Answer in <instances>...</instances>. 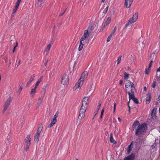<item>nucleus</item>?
<instances>
[{"instance_id": "obj_1", "label": "nucleus", "mask_w": 160, "mask_h": 160, "mask_svg": "<svg viewBox=\"0 0 160 160\" xmlns=\"http://www.w3.org/2000/svg\"><path fill=\"white\" fill-rule=\"evenodd\" d=\"M147 129V127L145 123L139 125L136 130L135 135L138 137L140 136L146 132Z\"/></svg>"}, {"instance_id": "obj_2", "label": "nucleus", "mask_w": 160, "mask_h": 160, "mask_svg": "<svg viewBox=\"0 0 160 160\" xmlns=\"http://www.w3.org/2000/svg\"><path fill=\"white\" fill-rule=\"evenodd\" d=\"M144 139L141 138H138L134 142L135 148L136 150H139L142 144L144 142Z\"/></svg>"}, {"instance_id": "obj_3", "label": "nucleus", "mask_w": 160, "mask_h": 160, "mask_svg": "<svg viewBox=\"0 0 160 160\" xmlns=\"http://www.w3.org/2000/svg\"><path fill=\"white\" fill-rule=\"evenodd\" d=\"M138 18V12L135 13L133 15L132 18H130L128 20V23L125 25V27H127L129 26V25L134 23L135 22Z\"/></svg>"}, {"instance_id": "obj_4", "label": "nucleus", "mask_w": 160, "mask_h": 160, "mask_svg": "<svg viewBox=\"0 0 160 160\" xmlns=\"http://www.w3.org/2000/svg\"><path fill=\"white\" fill-rule=\"evenodd\" d=\"M68 73H66L64 75L62 76L61 83L65 85H67L69 83V78L68 75Z\"/></svg>"}, {"instance_id": "obj_5", "label": "nucleus", "mask_w": 160, "mask_h": 160, "mask_svg": "<svg viewBox=\"0 0 160 160\" xmlns=\"http://www.w3.org/2000/svg\"><path fill=\"white\" fill-rule=\"evenodd\" d=\"M11 101L12 99H11V97L10 95L9 98L6 101L3 106V109L2 110V113H4L5 111L7 109L8 107L9 106L10 103H11Z\"/></svg>"}, {"instance_id": "obj_6", "label": "nucleus", "mask_w": 160, "mask_h": 160, "mask_svg": "<svg viewBox=\"0 0 160 160\" xmlns=\"http://www.w3.org/2000/svg\"><path fill=\"white\" fill-rule=\"evenodd\" d=\"M85 112L86 111L85 110L80 109L79 116L78 117V120L77 121V124L79 125L80 124L81 119L84 117Z\"/></svg>"}, {"instance_id": "obj_7", "label": "nucleus", "mask_w": 160, "mask_h": 160, "mask_svg": "<svg viewBox=\"0 0 160 160\" xmlns=\"http://www.w3.org/2000/svg\"><path fill=\"white\" fill-rule=\"evenodd\" d=\"M83 80H81V79H79L78 80V82L75 85L73 88V91H75L78 88L80 89L82 85L83 84Z\"/></svg>"}, {"instance_id": "obj_8", "label": "nucleus", "mask_w": 160, "mask_h": 160, "mask_svg": "<svg viewBox=\"0 0 160 160\" xmlns=\"http://www.w3.org/2000/svg\"><path fill=\"white\" fill-rule=\"evenodd\" d=\"M157 108L154 107L151 113V118L154 120H157V117L156 116Z\"/></svg>"}, {"instance_id": "obj_9", "label": "nucleus", "mask_w": 160, "mask_h": 160, "mask_svg": "<svg viewBox=\"0 0 160 160\" xmlns=\"http://www.w3.org/2000/svg\"><path fill=\"white\" fill-rule=\"evenodd\" d=\"M90 33L88 32V30H86L84 31V34L82 37L81 39V41H83L86 39V38H87L89 36Z\"/></svg>"}, {"instance_id": "obj_10", "label": "nucleus", "mask_w": 160, "mask_h": 160, "mask_svg": "<svg viewBox=\"0 0 160 160\" xmlns=\"http://www.w3.org/2000/svg\"><path fill=\"white\" fill-rule=\"evenodd\" d=\"M52 44V42H50V43L48 45L46 48L43 53L44 54L45 56H47L48 54L49 51L51 48Z\"/></svg>"}, {"instance_id": "obj_11", "label": "nucleus", "mask_w": 160, "mask_h": 160, "mask_svg": "<svg viewBox=\"0 0 160 160\" xmlns=\"http://www.w3.org/2000/svg\"><path fill=\"white\" fill-rule=\"evenodd\" d=\"M133 2V0H125V7L127 8H129Z\"/></svg>"}, {"instance_id": "obj_12", "label": "nucleus", "mask_w": 160, "mask_h": 160, "mask_svg": "<svg viewBox=\"0 0 160 160\" xmlns=\"http://www.w3.org/2000/svg\"><path fill=\"white\" fill-rule=\"evenodd\" d=\"M131 92H128L129 98V99L128 103H129L131 99H132L134 98H135L134 92L133 91V89H131Z\"/></svg>"}, {"instance_id": "obj_13", "label": "nucleus", "mask_w": 160, "mask_h": 160, "mask_svg": "<svg viewBox=\"0 0 160 160\" xmlns=\"http://www.w3.org/2000/svg\"><path fill=\"white\" fill-rule=\"evenodd\" d=\"M31 138L30 137V135H28L25 140V142L26 143V145H31Z\"/></svg>"}, {"instance_id": "obj_14", "label": "nucleus", "mask_w": 160, "mask_h": 160, "mask_svg": "<svg viewBox=\"0 0 160 160\" xmlns=\"http://www.w3.org/2000/svg\"><path fill=\"white\" fill-rule=\"evenodd\" d=\"M151 97L150 93H148L147 95V98H146V103L147 104H149L150 102Z\"/></svg>"}, {"instance_id": "obj_15", "label": "nucleus", "mask_w": 160, "mask_h": 160, "mask_svg": "<svg viewBox=\"0 0 160 160\" xmlns=\"http://www.w3.org/2000/svg\"><path fill=\"white\" fill-rule=\"evenodd\" d=\"M88 73L87 71H84L82 74L81 78V80H83L87 77L88 76Z\"/></svg>"}, {"instance_id": "obj_16", "label": "nucleus", "mask_w": 160, "mask_h": 160, "mask_svg": "<svg viewBox=\"0 0 160 160\" xmlns=\"http://www.w3.org/2000/svg\"><path fill=\"white\" fill-rule=\"evenodd\" d=\"M57 122V119L53 118L52 120L51 123L48 126V128H50L53 126Z\"/></svg>"}, {"instance_id": "obj_17", "label": "nucleus", "mask_w": 160, "mask_h": 160, "mask_svg": "<svg viewBox=\"0 0 160 160\" xmlns=\"http://www.w3.org/2000/svg\"><path fill=\"white\" fill-rule=\"evenodd\" d=\"M128 82L127 83L125 84V87H127V86H131L132 89H133V88L135 89V87L134 86V84L130 81H128Z\"/></svg>"}, {"instance_id": "obj_18", "label": "nucleus", "mask_w": 160, "mask_h": 160, "mask_svg": "<svg viewBox=\"0 0 160 160\" xmlns=\"http://www.w3.org/2000/svg\"><path fill=\"white\" fill-rule=\"evenodd\" d=\"M141 125V124H140V123L138 121H135L133 123V124L132 125V126L134 127V128H133V130H134V129L136 128V127H138L139 125Z\"/></svg>"}, {"instance_id": "obj_19", "label": "nucleus", "mask_w": 160, "mask_h": 160, "mask_svg": "<svg viewBox=\"0 0 160 160\" xmlns=\"http://www.w3.org/2000/svg\"><path fill=\"white\" fill-rule=\"evenodd\" d=\"M42 129V124H40L39 125V127L38 131L36 133L37 134L40 135L41 131Z\"/></svg>"}, {"instance_id": "obj_20", "label": "nucleus", "mask_w": 160, "mask_h": 160, "mask_svg": "<svg viewBox=\"0 0 160 160\" xmlns=\"http://www.w3.org/2000/svg\"><path fill=\"white\" fill-rule=\"evenodd\" d=\"M111 22V18L110 17H108L105 22L104 27L108 25Z\"/></svg>"}, {"instance_id": "obj_21", "label": "nucleus", "mask_w": 160, "mask_h": 160, "mask_svg": "<svg viewBox=\"0 0 160 160\" xmlns=\"http://www.w3.org/2000/svg\"><path fill=\"white\" fill-rule=\"evenodd\" d=\"M40 137V135L37 134H35L34 138V140L35 142L36 143H37L39 140V137Z\"/></svg>"}, {"instance_id": "obj_22", "label": "nucleus", "mask_w": 160, "mask_h": 160, "mask_svg": "<svg viewBox=\"0 0 160 160\" xmlns=\"http://www.w3.org/2000/svg\"><path fill=\"white\" fill-rule=\"evenodd\" d=\"M156 59V55H155L154 54H152L150 57V60L155 61Z\"/></svg>"}, {"instance_id": "obj_23", "label": "nucleus", "mask_w": 160, "mask_h": 160, "mask_svg": "<svg viewBox=\"0 0 160 160\" xmlns=\"http://www.w3.org/2000/svg\"><path fill=\"white\" fill-rule=\"evenodd\" d=\"M110 141L111 143H113L114 144L117 143V142L115 141L112 137V134L111 133L110 135Z\"/></svg>"}, {"instance_id": "obj_24", "label": "nucleus", "mask_w": 160, "mask_h": 160, "mask_svg": "<svg viewBox=\"0 0 160 160\" xmlns=\"http://www.w3.org/2000/svg\"><path fill=\"white\" fill-rule=\"evenodd\" d=\"M133 141H132L130 145H129L128 146L127 149V152L128 153V154H129L130 152L131 151L132 149L131 148V146L132 145L133 143Z\"/></svg>"}, {"instance_id": "obj_25", "label": "nucleus", "mask_w": 160, "mask_h": 160, "mask_svg": "<svg viewBox=\"0 0 160 160\" xmlns=\"http://www.w3.org/2000/svg\"><path fill=\"white\" fill-rule=\"evenodd\" d=\"M82 41H81V39H80L79 45L78 48V50L79 51H81L83 47V44L82 42Z\"/></svg>"}, {"instance_id": "obj_26", "label": "nucleus", "mask_w": 160, "mask_h": 160, "mask_svg": "<svg viewBox=\"0 0 160 160\" xmlns=\"http://www.w3.org/2000/svg\"><path fill=\"white\" fill-rule=\"evenodd\" d=\"M36 88H34L32 89H31V91L30 93L31 95L32 96V97L34 96V95L36 93Z\"/></svg>"}, {"instance_id": "obj_27", "label": "nucleus", "mask_w": 160, "mask_h": 160, "mask_svg": "<svg viewBox=\"0 0 160 160\" xmlns=\"http://www.w3.org/2000/svg\"><path fill=\"white\" fill-rule=\"evenodd\" d=\"M92 26L91 24H90L88 26L87 30H88V32L91 33L92 29Z\"/></svg>"}, {"instance_id": "obj_28", "label": "nucleus", "mask_w": 160, "mask_h": 160, "mask_svg": "<svg viewBox=\"0 0 160 160\" xmlns=\"http://www.w3.org/2000/svg\"><path fill=\"white\" fill-rule=\"evenodd\" d=\"M43 99V98H39L38 101V106H40V105L42 103V100Z\"/></svg>"}, {"instance_id": "obj_29", "label": "nucleus", "mask_w": 160, "mask_h": 160, "mask_svg": "<svg viewBox=\"0 0 160 160\" xmlns=\"http://www.w3.org/2000/svg\"><path fill=\"white\" fill-rule=\"evenodd\" d=\"M154 61H151V60H150V62L149 63V67H148V68L147 69H146L145 70H151V68H150L152 67V63L153 62H154Z\"/></svg>"}, {"instance_id": "obj_30", "label": "nucleus", "mask_w": 160, "mask_h": 160, "mask_svg": "<svg viewBox=\"0 0 160 160\" xmlns=\"http://www.w3.org/2000/svg\"><path fill=\"white\" fill-rule=\"evenodd\" d=\"M89 97H85L83 99L82 101L84 102H86L87 103L89 100Z\"/></svg>"}, {"instance_id": "obj_31", "label": "nucleus", "mask_w": 160, "mask_h": 160, "mask_svg": "<svg viewBox=\"0 0 160 160\" xmlns=\"http://www.w3.org/2000/svg\"><path fill=\"white\" fill-rule=\"evenodd\" d=\"M134 102L136 104H138L139 103L138 99L136 98L135 97L133 98L132 99Z\"/></svg>"}, {"instance_id": "obj_32", "label": "nucleus", "mask_w": 160, "mask_h": 160, "mask_svg": "<svg viewBox=\"0 0 160 160\" xmlns=\"http://www.w3.org/2000/svg\"><path fill=\"white\" fill-rule=\"evenodd\" d=\"M128 157L130 158L131 160H134V156L133 154H132Z\"/></svg>"}, {"instance_id": "obj_33", "label": "nucleus", "mask_w": 160, "mask_h": 160, "mask_svg": "<svg viewBox=\"0 0 160 160\" xmlns=\"http://www.w3.org/2000/svg\"><path fill=\"white\" fill-rule=\"evenodd\" d=\"M47 85H48V84H46V86H44V87L43 88L42 92L43 93V96L44 95H45V93H46V87H47Z\"/></svg>"}, {"instance_id": "obj_34", "label": "nucleus", "mask_w": 160, "mask_h": 160, "mask_svg": "<svg viewBox=\"0 0 160 160\" xmlns=\"http://www.w3.org/2000/svg\"><path fill=\"white\" fill-rule=\"evenodd\" d=\"M87 107H87L86 106H85L84 105H82L80 109L82 110H84L86 111Z\"/></svg>"}, {"instance_id": "obj_35", "label": "nucleus", "mask_w": 160, "mask_h": 160, "mask_svg": "<svg viewBox=\"0 0 160 160\" xmlns=\"http://www.w3.org/2000/svg\"><path fill=\"white\" fill-rule=\"evenodd\" d=\"M45 0H38V2L39 4L40 5L42 4L43 3H44Z\"/></svg>"}, {"instance_id": "obj_36", "label": "nucleus", "mask_w": 160, "mask_h": 160, "mask_svg": "<svg viewBox=\"0 0 160 160\" xmlns=\"http://www.w3.org/2000/svg\"><path fill=\"white\" fill-rule=\"evenodd\" d=\"M122 57V56H120L119 57H118V59H117V64H118L120 62L121 60V58Z\"/></svg>"}, {"instance_id": "obj_37", "label": "nucleus", "mask_w": 160, "mask_h": 160, "mask_svg": "<svg viewBox=\"0 0 160 160\" xmlns=\"http://www.w3.org/2000/svg\"><path fill=\"white\" fill-rule=\"evenodd\" d=\"M129 74L126 72H125L124 75V78L125 79H127L128 78Z\"/></svg>"}, {"instance_id": "obj_38", "label": "nucleus", "mask_w": 160, "mask_h": 160, "mask_svg": "<svg viewBox=\"0 0 160 160\" xmlns=\"http://www.w3.org/2000/svg\"><path fill=\"white\" fill-rule=\"evenodd\" d=\"M108 6H107L103 11V13H104V14H105L107 12L108 10Z\"/></svg>"}, {"instance_id": "obj_39", "label": "nucleus", "mask_w": 160, "mask_h": 160, "mask_svg": "<svg viewBox=\"0 0 160 160\" xmlns=\"http://www.w3.org/2000/svg\"><path fill=\"white\" fill-rule=\"evenodd\" d=\"M58 111H57L56 112L55 115H54L53 118L55 119H56L58 117Z\"/></svg>"}, {"instance_id": "obj_40", "label": "nucleus", "mask_w": 160, "mask_h": 160, "mask_svg": "<svg viewBox=\"0 0 160 160\" xmlns=\"http://www.w3.org/2000/svg\"><path fill=\"white\" fill-rule=\"evenodd\" d=\"M22 88H23V87L22 86H20V88L18 91V92L19 93V94L21 92V91L22 89Z\"/></svg>"}, {"instance_id": "obj_41", "label": "nucleus", "mask_w": 160, "mask_h": 160, "mask_svg": "<svg viewBox=\"0 0 160 160\" xmlns=\"http://www.w3.org/2000/svg\"><path fill=\"white\" fill-rule=\"evenodd\" d=\"M19 5H20L19 3L16 2V3L15 6V7L14 8L17 10L19 7Z\"/></svg>"}, {"instance_id": "obj_42", "label": "nucleus", "mask_w": 160, "mask_h": 160, "mask_svg": "<svg viewBox=\"0 0 160 160\" xmlns=\"http://www.w3.org/2000/svg\"><path fill=\"white\" fill-rule=\"evenodd\" d=\"M34 77L35 76L34 75H32L29 79V81H30L32 82L33 80Z\"/></svg>"}, {"instance_id": "obj_43", "label": "nucleus", "mask_w": 160, "mask_h": 160, "mask_svg": "<svg viewBox=\"0 0 160 160\" xmlns=\"http://www.w3.org/2000/svg\"><path fill=\"white\" fill-rule=\"evenodd\" d=\"M40 81H37V82H36L35 85V87H34V88H36L38 87V84H39V83H40Z\"/></svg>"}, {"instance_id": "obj_44", "label": "nucleus", "mask_w": 160, "mask_h": 160, "mask_svg": "<svg viewBox=\"0 0 160 160\" xmlns=\"http://www.w3.org/2000/svg\"><path fill=\"white\" fill-rule=\"evenodd\" d=\"M82 105H84V106H86L88 107V104L87 102H83V101H82Z\"/></svg>"}, {"instance_id": "obj_45", "label": "nucleus", "mask_w": 160, "mask_h": 160, "mask_svg": "<svg viewBox=\"0 0 160 160\" xmlns=\"http://www.w3.org/2000/svg\"><path fill=\"white\" fill-rule=\"evenodd\" d=\"M30 145H26V147L25 148V150L27 152L28 151Z\"/></svg>"}, {"instance_id": "obj_46", "label": "nucleus", "mask_w": 160, "mask_h": 160, "mask_svg": "<svg viewBox=\"0 0 160 160\" xmlns=\"http://www.w3.org/2000/svg\"><path fill=\"white\" fill-rule=\"evenodd\" d=\"M117 29V27H115L114 28V29L113 30L112 32L111 33L113 34L114 33H115V32H116Z\"/></svg>"}, {"instance_id": "obj_47", "label": "nucleus", "mask_w": 160, "mask_h": 160, "mask_svg": "<svg viewBox=\"0 0 160 160\" xmlns=\"http://www.w3.org/2000/svg\"><path fill=\"white\" fill-rule=\"evenodd\" d=\"M156 85V81H154L153 82V84L152 85V87L153 88H155Z\"/></svg>"}, {"instance_id": "obj_48", "label": "nucleus", "mask_w": 160, "mask_h": 160, "mask_svg": "<svg viewBox=\"0 0 160 160\" xmlns=\"http://www.w3.org/2000/svg\"><path fill=\"white\" fill-rule=\"evenodd\" d=\"M31 82H32L30 81L29 80L26 84V87H28V86L29 85V84L31 83Z\"/></svg>"}, {"instance_id": "obj_49", "label": "nucleus", "mask_w": 160, "mask_h": 160, "mask_svg": "<svg viewBox=\"0 0 160 160\" xmlns=\"http://www.w3.org/2000/svg\"><path fill=\"white\" fill-rule=\"evenodd\" d=\"M158 53V50H156L154 52L152 53V54H154L155 55L157 54Z\"/></svg>"}, {"instance_id": "obj_50", "label": "nucleus", "mask_w": 160, "mask_h": 160, "mask_svg": "<svg viewBox=\"0 0 160 160\" xmlns=\"http://www.w3.org/2000/svg\"><path fill=\"white\" fill-rule=\"evenodd\" d=\"M116 106V103H115L114 104V107H113V112H114L115 111Z\"/></svg>"}, {"instance_id": "obj_51", "label": "nucleus", "mask_w": 160, "mask_h": 160, "mask_svg": "<svg viewBox=\"0 0 160 160\" xmlns=\"http://www.w3.org/2000/svg\"><path fill=\"white\" fill-rule=\"evenodd\" d=\"M156 78L157 81H159L160 80V77L158 76L157 75H156Z\"/></svg>"}, {"instance_id": "obj_52", "label": "nucleus", "mask_w": 160, "mask_h": 160, "mask_svg": "<svg viewBox=\"0 0 160 160\" xmlns=\"http://www.w3.org/2000/svg\"><path fill=\"white\" fill-rule=\"evenodd\" d=\"M124 160H131L130 158H129L128 157H125L124 159Z\"/></svg>"}, {"instance_id": "obj_53", "label": "nucleus", "mask_w": 160, "mask_h": 160, "mask_svg": "<svg viewBox=\"0 0 160 160\" xmlns=\"http://www.w3.org/2000/svg\"><path fill=\"white\" fill-rule=\"evenodd\" d=\"M150 71H145V73L146 74L148 75L150 73Z\"/></svg>"}, {"instance_id": "obj_54", "label": "nucleus", "mask_w": 160, "mask_h": 160, "mask_svg": "<svg viewBox=\"0 0 160 160\" xmlns=\"http://www.w3.org/2000/svg\"><path fill=\"white\" fill-rule=\"evenodd\" d=\"M43 78V76H42L41 77L39 80H38V81H40V82H41L42 81Z\"/></svg>"}, {"instance_id": "obj_55", "label": "nucleus", "mask_w": 160, "mask_h": 160, "mask_svg": "<svg viewBox=\"0 0 160 160\" xmlns=\"http://www.w3.org/2000/svg\"><path fill=\"white\" fill-rule=\"evenodd\" d=\"M111 38H110L109 37H108L107 38V42H109V41H110L111 40Z\"/></svg>"}, {"instance_id": "obj_56", "label": "nucleus", "mask_w": 160, "mask_h": 160, "mask_svg": "<svg viewBox=\"0 0 160 160\" xmlns=\"http://www.w3.org/2000/svg\"><path fill=\"white\" fill-rule=\"evenodd\" d=\"M17 9H16L14 8L13 10V13H14L16 12L17 11Z\"/></svg>"}, {"instance_id": "obj_57", "label": "nucleus", "mask_w": 160, "mask_h": 160, "mask_svg": "<svg viewBox=\"0 0 160 160\" xmlns=\"http://www.w3.org/2000/svg\"><path fill=\"white\" fill-rule=\"evenodd\" d=\"M49 59H48L47 61L45 62V63H44V64H45V66H46V65L47 64V63H48V60H49Z\"/></svg>"}, {"instance_id": "obj_58", "label": "nucleus", "mask_w": 160, "mask_h": 160, "mask_svg": "<svg viewBox=\"0 0 160 160\" xmlns=\"http://www.w3.org/2000/svg\"><path fill=\"white\" fill-rule=\"evenodd\" d=\"M66 10H65L63 12H62V13L60 14L59 15V16H61L62 15H63V14H64V13H65V12Z\"/></svg>"}, {"instance_id": "obj_59", "label": "nucleus", "mask_w": 160, "mask_h": 160, "mask_svg": "<svg viewBox=\"0 0 160 160\" xmlns=\"http://www.w3.org/2000/svg\"><path fill=\"white\" fill-rule=\"evenodd\" d=\"M100 106H100V105L98 106L97 107V111H98L99 110V109L100 108Z\"/></svg>"}, {"instance_id": "obj_60", "label": "nucleus", "mask_w": 160, "mask_h": 160, "mask_svg": "<svg viewBox=\"0 0 160 160\" xmlns=\"http://www.w3.org/2000/svg\"><path fill=\"white\" fill-rule=\"evenodd\" d=\"M101 100H100L99 102H98V105H100V106H101Z\"/></svg>"}, {"instance_id": "obj_61", "label": "nucleus", "mask_w": 160, "mask_h": 160, "mask_svg": "<svg viewBox=\"0 0 160 160\" xmlns=\"http://www.w3.org/2000/svg\"><path fill=\"white\" fill-rule=\"evenodd\" d=\"M21 0H17L16 2H17L20 4Z\"/></svg>"}, {"instance_id": "obj_62", "label": "nucleus", "mask_w": 160, "mask_h": 160, "mask_svg": "<svg viewBox=\"0 0 160 160\" xmlns=\"http://www.w3.org/2000/svg\"><path fill=\"white\" fill-rule=\"evenodd\" d=\"M104 112V109H103L101 111V114H103Z\"/></svg>"}, {"instance_id": "obj_63", "label": "nucleus", "mask_w": 160, "mask_h": 160, "mask_svg": "<svg viewBox=\"0 0 160 160\" xmlns=\"http://www.w3.org/2000/svg\"><path fill=\"white\" fill-rule=\"evenodd\" d=\"M122 82H123V81L122 80H121L120 81V82L119 83V84L120 85H121L122 84Z\"/></svg>"}, {"instance_id": "obj_64", "label": "nucleus", "mask_w": 160, "mask_h": 160, "mask_svg": "<svg viewBox=\"0 0 160 160\" xmlns=\"http://www.w3.org/2000/svg\"><path fill=\"white\" fill-rule=\"evenodd\" d=\"M158 99H159L158 101L159 102H160V94L159 95L158 97Z\"/></svg>"}]
</instances>
